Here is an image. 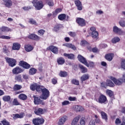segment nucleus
I'll return each instance as SVG.
<instances>
[{
	"mask_svg": "<svg viewBox=\"0 0 125 125\" xmlns=\"http://www.w3.org/2000/svg\"><path fill=\"white\" fill-rule=\"evenodd\" d=\"M12 72L13 74H14V75H18V74H20V73H23L24 70L19 67H16L13 69Z\"/></svg>",
	"mask_w": 125,
	"mask_h": 125,
	"instance_id": "f8f14e48",
	"label": "nucleus"
},
{
	"mask_svg": "<svg viewBox=\"0 0 125 125\" xmlns=\"http://www.w3.org/2000/svg\"><path fill=\"white\" fill-rule=\"evenodd\" d=\"M45 32V31L43 29H41L38 31V33L40 36H43V34Z\"/></svg>",
	"mask_w": 125,
	"mask_h": 125,
	"instance_id": "864d4df0",
	"label": "nucleus"
},
{
	"mask_svg": "<svg viewBox=\"0 0 125 125\" xmlns=\"http://www.w3.org/2000/svg\"><path fill=\"white\" fill-rule=\"evenodd\" d=\"M0 39H3L5 40H10V37L7 36H0Z\"/></svg>",
	"mask_w": 125,
	"mask_h": 125,
	"instance_id": "4d7b16f0",
	"label": "nucleus"
},
{
	"mask_svg": "<svg viewBox=\"0 0 125 125\" xmlns=\"http://www.w3.org/2000/svg\"><path fill=\"white\" fill-rule=\"evenodd\" d=\"M33 49V47L30 45H27L25 46V49L26 51L27 52H30V51H32V50Z\"/></svg>",
	"mask_w": 125,
	"mask_h": 125,
	"instance_id": "4c0bfd02",
	"label": "nucleus"
},
{
	"mask_svg": "<svg viewBox=\"0 0 125 125\" xmlns=\"http://www.w3.org/2000/svg\"><path fill=\"white\" fill-rule=\"evenodd\" d=\"M62 25L61 24H56L54 28V31L55 32H57L58 31H59L60 28H61Z\"/></svg>",
	"mask_w": 125,
	"mask_h": 125,
	"instance_id": "c03bdc74",
	"label": "nucleus"
},
{
	"mask_svg": "<svg viewBox=\"0 0 125 125\" xmlns=\"http://www.w3.org/2000/svg\"><path fill=\"white\" fill-rule=\"evenodd\" d=\"M37 73V70L36 68H31L29 70V75H35Z\"/></svg>",
	"mask_w": 125,
	"mask_h": 125,
	"instance_id": "58836bf2",
	"label": "nucleus"
},
{
	"mask_svg": "<svg viewBox=\"0 0 125 125\" xmlns=\"http://www.w3.org/2000/svg\"><path fill=\"white\" fill-rule=\"evenodd\" d=\"M21 47V45H20V44L18 43H14L13 44L12 48L13 50H19Z\"/></svg>",
	"mask_w": 125,
	"mask_h": 125,
	"instance_id": "a878e982",
	"label": "nucleus"
},
{
	"mask_svg": "<svg viewBox=\"0 0 125 125\" xmlns=\"http://www.w3.org/2000/svg\"><path fill=\"white\" fill-rule=\"evenodd\" d=\"M62 11V9L61 8H58L55 10V12H53L54 15H57L59 12H61Z\"/></svg>",
	"mask_w": 125,
	"mask_h": 125,
	"instance_id": "3c124183",
	"label": "nucleus"
},
{
	"mask_svg": "<svg viewBox=\"0 0 125 125\" xmlns=\"http://www.w3.org/2000/svg\"><path fill=\"white\" fill-rule=\"evenodd\" d=\"M48 5L49 6H53L54 5V4L53 3V1L50 0L48 2Z\"/></svg>",
	"mask_w": 125,
	"mask_h": 125,
	"instance_id": "680f3d73",
	"label": "nucleus"
},
{
	"mask_svg": "<svg viewBox=\"0 0 125 125\" xmlns=\"http://www.w3.org/2000/svg\"><path fill=\"white\" fill-rule=\"evenodd\" d=\"M106 93L110 97V98L113 100V99H114V92L110 90H107L106 91Z\"/></svg>",
	"mask_w": 125,
	"mask_h": 125,
	"instance_id": "cd10ccee",
	"label": "nucleus"
},
{
	"mask_svg": "<svg viewBox=\"0 0 125 125\" xmlns=\"http://www.w3.org/2000/svg\"><path fill=\"white\" fill-rule=\"evenodd\" d=\"M105 58L108 61H112L113 60V57H114V54L109 53L105 55Z\"/></svg>",
	"mask_w": 125,
	"mask_h": 125,
	"instance_id": "6ab92c4d",
	"label": "nucleus"
},
{
	"mask_svg": "<svg viewBox=\"0 0 125 125\" xmlns=\"http://www.w3.org/2000/svg\"><path fill=\"white\" fill-rule=\"evenodd\" d=\"M33 98H34V104L35 105H39V104H41V105H45V104L43 103V102L41 100L40 97H36V96H33Z\"/></svg>",
	"mask_w": 125,
	"mask_h": 125,
	"instance_id": "6e6552de",
	"label": "nucleus"
},
{
	"mask_svg": "<svg viewBox=\"0 0 125 125\" xmlns=\"http://www.w3.org/2000/svg\"><path fill=\"white\" fill-rule=\"evenodd\" d=\"M76 23H77L79 26L81 27H83L85 26V21L83 19L78 18L76 19Z\"/></svg>",
	"mask_w": 125,
	"mask_h": 125,
	"instance_id": "9d476101",
	"label": "nucleus"
},
{
	"mask_svg": "<svg viewBox=\"0 0 125 125\" xmlns=\"http://www.w3.org/2000/svg\"><path fill=\"white\" fill-rule=\"evenodd\" d=\"M58 18L59 20L62 21V20H64V19L66 18V15L65 14H61L59 15Z\"/></svg>",
	"mask_w": 125,
	"mask_h": 125,
	"instance_id": "37998d69",
	"label": "nucleus"
},
{
	"mask_svg": "<svg viewBox=\"0 0 125 125\" xmlns=\"http://www.w3.org/2000/svg\"><path fill=\"white\" fill-rule=\"evenodd\" d=\"M92 37L93 39H97L98 37V32L97 31L92 32Z\"/></svg>",
	"mask_w": 125,
	"mask_h": 125,
	"instance_id": "49530a36",
	"label": "nucleus"
},
{
	"mask_svg": "<svg viewBox=\"0 0 125 125\" xmlns=\"http://www.w3.org/2000/svg\"><path fill=\"white\" fill-rule=\"evenodd\" d=\"M58 64L59 65H63L65 63V59L63 57H60L57 60Z\"/></svg>",
	"mask_w": 125,
	"mask_h": 125,
	"instance_id": "c85d7f7f",
	"label": "nucleus"
},
{
	"mask_svg": "<svg viewBox=\"0 0 125 125\" xmlns=\"http://www.w3.org/2000/svg\"><path fill=\"white\" fill-rule=\"evenodd\" d=\"M34 113L36 114V115H42V114H43V109L41 108H37L34 111Z\"/></svg>",
	"mask_w": 125,
	"mask_h": 125,
	"instance_id": "5701e85b",
	"label": "nucleus"
},
{
	"mask_svg": "<svg viewBox=\"0 0 125 125\" xmlns=\"http://www.w3.org/2000/svg\"><path fill=\"white\" fill-rule=\"evenodd\" d=\"M80 44L82 46H88V45H89V43L88 42H86L84 40V41H82L81 42Z\"/></svg>",
	"mask_w": 125,
	"mask_h": 125,
	"instance_id": "79ce46f5",
	"label": "nucleus"
},
{
	"mask_svg": "<svg viewBox=\"0 0 125 125\" xmlns=\"http://www.w3.org/2000/svg\"><path fill=\"white\" fill-rule=\"evenodd\" d=\"M70 104V102L68 101H64L62 103V105L65 106V105H68Z\"/></svg>",
	"mask_w": 125,
	"mask_h": 125,
	"instance_id": "0e129e2a",
	"label": "nucleus"
},
{
	"mask_svg": "<svg viewBox=\"0 0 125 125\" xmlns=\"http://www.w3.org/2000/svg\"><path fill=\"white\" fill-rule=\"evenodd\" d=\"M85 122H86V119L84 117H82L80 120V125H85Z\"/></svg>",
	"mask_w": 125,
	"mask_h": 125,
	"instance_id": "a18cd8bd",
	"label": "nucleus"
},
{
	"mask_svg": "<svg viewBox=\"0 0 125 125\" xmlns=\"http://www.w3.org/2000/svg\"><path fill=\"white\" fill-rule=\"evenodd\" d=\"M48 50H50L53 53L57 54L58 53V48L56 46L51 45L47 49Z\"/></svg>",
	"mask_w": 125,
	"mask_h": 125,
	"instance_id": "ddd939ff",
	"label": "nucleus"
},
{
	"mask_svg": "<svg viewBox=\"0 0 125 125\" xmlns=\"http://www.w3.org/2000/svg\"><path fill=\"white\" fill-rule=\"evenodd\" d=\"M0 31H1V32H11L10 28L5 26L1 27L0 28Z\"/></svg>",
	"mask_w": 125,
	"mask_h": 125,
	"instance_id": "72a5a7b5",
	"label": "nucleus"
},
{
	"mask_svg": "<svg viewBox=\"0 0 125 125\" xmlns=\"http://www.w3.org/2000/svg\"><path fill=\"white\" fill-rule=\"evenodd\" d=\"M107 97L104 95H101L98 99L99 103H101V104H106L107 102Z\"/></svg>",
	"mask_w": 125,
	"mask_h": 125,
	"instance_id": "1a4fd4ad",
	"label": "nucleus"
},
{
	"mask_svg": "<svg viewBox=\"0 0 125 125\" xmlns=\"http://www.w3.org/2000/svg\"><path fill=\"white\" fill-rule=\"evenodd\" d=\"M78 59L81 63H83L87 67H91V68H93L94 67V62H89L88 63L85 58L83 57V56L79 55L78 56Z\"/></svg>",
	"mask_w": 125,
	"mask_h": 125,
	"instance_id": "f257e3e1",
	"label": "nucleus"
},
{
	"mask_svg": "<svg viewBox=\"0 0 125 125\" xmlns=\"http://www.w3.org/2000/svg\"><path fill=\"white\" fill-rule=\"evenodd\" d=\"M5 59L7 63H8L10 67H14L16 65V60L15 59L8 57H5Z\"/></svg>",
	"mask_w": 125,
	"mask_h": 125,
	"instance_id": "39448f33",
	"label": "nucleus"
},
{
	"mask_svg": "<svg viewBox=\"0 0 125 125\" xmlns=\"http://www.w3.org/2000/svg\"><path fill=\"white\" fill-rule=\"evenodd\" d=\"M52 83L53 84H56L57 83V79L56 78H54L52 80Z\"/></svg>",
	"mask_w": 125,
	"mask_h": 125,
	"instance_id": "69168bd1",
	"label": "nucleus"
},
{
	"mask_svg": "<svg viewBox=\"0 0 125 125\" xmlns=\"http://www.w3.org/2000/svg\"><path fill=\"white\" fill-rule=\"evenodd\" d=\"M42 94L41 98L42 99H43V100H46V99H47L49 97V91L47 89L44 88V89L42 90Z\"/></svg>",
	"mask_w": 125,
	"mask_h": 125,
	"instance_id": "20e7f679",
	"label": "nucleus"
},
{
	"mask_svg": "<svg viewBox=\"0 0 125 125\" xmlns=\"http://www.w3.org/2000/svg\"><path fill=\"white\" fill-rule=\"evenodd\" d=\"M68 100L70 101H77V98H76V97H69L68 98Z\"/></svg>",
	"mask_w": 125,
	"mask_h": 125,
	"instance_id": "052dcab7",
	"label": "nucleus"
},
{
	"mask_svg": "<svg viewBox=\"0 0 125 125\" xmlns=\"http://www.w3.org/2000/svg\"><path fill=\"white\" fill-rule=\"evenodd\" d=\"M121 40L119 37H115L112 39L111 42L112 43H117V42H119Z\"/></svg>",
	"mask_w": 125,
	"mask_h": 125,
	"instance_id": "ea45409f",
	"label": "nucleus"
},
{
	"mask_svg": "<svg viewBox=\"0 0 125 125\" xmlns=\"http://www.w3.org/2000/svg\"><path fill=\"white\" fill-rule=\"evenodd\" d=\"M29 22L32 25H37V22L33 19H30Z\"/></svg>",
	"mask_w": 125,
	"mask_h": 125,
	"instance_id": "603ef678",
	"label": "nucleus"
},
{
	"mask_svg": "<svg viewBox=\"0 0 125 125\" xmlns=\"http://www.w3.org/2000/svg\"><path fill=\"white\" fill-rule=\"evenodd\" d=\"M122 123V121H121L120 119L119 118H117L115 120V124L116 125H119V124H121Z\"/></svg>",
	"mask_w": 125,
	"mask_h": 125,
	"instance_id": "e2e57ef3",
	"label": "nucleus"
},
{
	"mask_svg": "<svg viewBox=\"0 0 125 125\" xmlns=\"http://www.w3.org/2000/svg\"><path fill=\"white\" fill-rule=\"evenodd\" d=\"M3 101L7 102L10 100V96H4L2 98Z\"/></svg>",
	"mask_w": 125,
	"mask_h": 125,
	"instance_id": "09e8293b",
	"label": "nucleus"
},
{
	"mask_svg": "<svg viewBox=\"0 0 125 125\" xmlns=\"http://www.w3.org/2000/svg\"><path fill=\"white\" fill-rule=\"evenodd\" d=\"M38 85V84L37 83H34L30 85V89L31 90H32L33 91H35V90H36L37 86Z\"/></svg>",
	"mask_w": 125,
	"mask_h": 125,
	"instance_id": "a19ab883",
	"label": "nucleus"
},
{
	"mask_svg": "<svg viewBox=\"0 0 125 125\" xmlns=\"http://www.w3.org/2000/svg\"><path fill=\"white\" fill-rule=\"evenodd\" d=\"M18 97L21 100L23 101L27 100L28 98V97L25 94H21L19 95Z\"/></svg>",
	"mask_w": 125,
	"mask_h": 125,
	"instance_id": "c756f323",
	"label": "nucleus"
},
{
	"mask_svg": "<svg viewBox=\"0 0 125 125\" xmlns=\"http://www.w3.org/2000/svg\"><path fill=\"white\" fill-rule=\"evenodd\" d=\"M113 32L117 35H122L123 36L125 35V32L122 30L121 28H119L116 25L114 26L113 27Z\"/></svg>",
	"mask_w": 125,
	"mask_h": 125,
	"instance_id": "423d86ee",
	"label": "nucleus"
},
{
	"mask_svg": "<svg viewBox=\"0 0 125 125\" xmlns=\"http://www.w3.org/2000/svg\"><path fill=\"white\" fill-rule=\"evenodd\" d=\"M45 88L44 86H41L39 84H37V87H36V91L38 92H42V90L44 89Z\"/></svg>",
	"mask_w": 125,
	"mask_h": 125,
	"instance_id": "473e14b6",
	"label": "nucleus"
},
{
	"mask_svg": "<svg viewBox=\"0 0 125 125\" xmlns=\"http://www.w3.org/2000/svg\"><path fill=\"white\" fill-rule=\"evenodd\" d=\"M121 124L123 125H125V117H123L122 119V123Z\"/></svg>",
	"mask_w": 125,
	"mask_h": 125,
	"instance_id": "774afa93",
	"label": "nucleus"
},
{
	"mask_svg": "<svg viewBox=\"0 0 125 125\" xmlns=\"http://www.w3.org/2000/svg\"><path fill=\"white\" fill-rule=\"evenodd\" d=\"M63 56L65 57H67L68 59H70L72 60L73 59H75V55L73 54H63Z\"/></svg>",
	"mask_w": 125,
	"mask_h": 125,
	"instance_id": "b1692460",
	"label": "nucleus"
},
{
	"mask_svg": "<svg viewBox=\"0 0 125 125\" xmlns=\"http://www.w3.org/2000/svg\"><path fill=\"white\" fill-rule=\"evenodd\" d=\"M79 67L81 70L82 73L84 74L87 73V68L82 64H79Z\"/></svg>",
	"mask_w": 125,
	"mask_h": 125,
	"instance_id": "4be33fe9",
	"label": "nucleus"
},
{
	"mask_svg": "<svg viewBox=\"0 0 125 125\" xmlns=\"http://www.w3.org/2000/svg\"><path fill=\"white\" fill-rule=\"evenodd\" d=\"M89 79V75L88 74H83L81 77V80L82 83L83 82H84Z\"/></svg>",
	"mask_w": 125,
	"mask_h": 125,
	"instance_id": "412c9836",
	"label": "nucleus"
},
{
	"mask_svg": "<svg viewBox=\"0 0 125 125\" xmlns=\"http://www.w3.org/2000/svg\"><path fill=\"white\" fill-rule=\"evenodd\" d=\"M13 105H20V103L18 102V101H17V99H15L13 102Z\"/></svg>",
	"mask_w": 125,
	"mask_h": 125,
	"instance_id": "5fc2aeb1",
	"label": "nucleus"
},
{
	"mask_svg": "<svg viewBox=\"0 0 125 125\" xmlns=\"http://www.w3.org/2000/svg\"><path fill=\"white\" fill-rule=\"evenodd\" d=\"M13 119L14 120H16V119H22V118L24 117V116H25V114L24 112L21 113L20 114H13Z\"/></svg>",
	"mask_w": 125,
	"mask_h": 125,
	"instance_id": "dca6fc26",
	"label": "nucleus"
},
{
	"mask_svg": "<svg viewBox=\"0 0 125 125\" xmlns=\"http://www.w3.org/2000/svg\"><path fill=\"white\" fill-rule=\"evenodd\" d=\"M60 77H62V78H65L68 76V73L66 71H61L60 73H59Z\"/></svg>",
	"mask_w": 125,
	"mask_h": 125,
	"instance_id": "f704fd0d",
	"label": "nucleus"
},
{
	"mask_svg": "<svg viewBox=\"0 0 125 125\" xmlns=\"http://www.w3.org/2000/svg\"><path fill=\"white\" fill-rule=\"evenodd\" d=\"M19 64L20 66H21V67H22V68H24V69H28L31 68V65L25 62L21 61Z\"/></svg>",
	"mask_w": 125,
	"mask_h": 125,
	"instance_id": "9b49d317",
	"label": "nucleus"
},
{
	"mask_svg": "<svg viewBox=\"0 0 125 125\" xmlns=\"http://www.w3.org/2000/svg\"><path fill=\"white\" fill-rule=\"evenodd\" d=\"M43 123H44V119L43 118H37L33 120V124L35 125H43Z\"/></svg>",
	"mask_w": 125,
	"mask_h": 125,
	"instance_id": "0eeeda50",
	"label": "nucleus"
},
{
	"mask_svg": "<svg viewBox=\"0 0 125 125\" xmlns=\"http://www.w3.org/2000/svg\"><path fill=\"white\" fill-rule=\"evenodd\" d=\"M67 121V116H63L59 120V122L58 123V125H64V124H65V122Z\"/></svg>",
	"mask_w": 125,
	"mask_h": 125,
	"instance_id": "2eb2a0df",
	"label": "nucleus"
},
{
	"mask_svg": "<svg viewBox=\"0 0 125 125\" xmlns=\"http://www.w3.org/2000/svg\"><path fill=\"white\" fill-rule=\"evenodd\" d=\"M101 114L102 118L104 120L107 121V120L108 119V116L107 115V114L106 113L104 112V111H102L101 112Z\"/></svg>",
	"mask_w": 125,
	"mask_h": 125,
	"instance_id": "c9c22d12",
	"label": "nucleus"
},
{
	"mask_svg": "<svg viewBox=\"0 0 125 125\" xmlns=\"http://www.w3.org/2000/svg\"><path fill=\"white\" fill-rule=\"evenodd\" d=\"M2 49L3 52H4V53H6V54H8V53H9V50H8L7 48L4 47Z\"/></svg>",
	"mask_w": 125,
	"mask_h": 125,
	"instance_id": "13d9d810",
	"label": "nucleus"
},
{
	"mask_svg": "<svg viewBox=\"0 0 125 125\" xmlns=\"http://www.w3.org/2000/svg\"><path fill=\"white\" fill-rule=\"evenodd\" d=\"M89 125H95V122L94 121H91L89 123Z\"/></svg>",
	"mask_w": 125,
	"mask_h": 125,
	"instance_id": "338daca9",
	"label": "nucleus"
},
{
	"mask_svg": "<svg viewBox=\"0 0 125 125\" xmlns=\"http://www.w3.org/2000/svg\"><path fill=\"white\" fill-rule=\"evenodd\" d=\"M68 35H69V36L72 38H75V37H76V32H69L68 33Z\"/></svg>",
	"mask_w": 125,
	"mask_h": 125,
	"instance_id": "6e6d98bb",
	"label": "nucleus"
},
{
	"mask_svg": "<svg viewBox=\"0 0 125 125\" xmlns=\"http://www.w3.org/2000/svg\"><path fill=\"white\" fill-rule=\"evenodd\" d=\"M21 88H22V86L21 85H19V84H15L14 87H13V89L15 91H17L18 90H20V89H21Z\"/></svg>",
	"mask_w": 125,
	"mask_h": 125,
	"instance_id": "2f4dec72",
	"label": "nucleus"
},
{
	"mask_svg": "<svg viewBox=\"0 0 125 125\" xmlns=\"http://www.w3.org/2000/svg\"><path fill=\"white\" fill-rule=\"evenodd\" d=\"M110 79L111 81H113L114 83L117 85H121L123 83H125V73L123 74L122 79L117 80L116 78L111 77Z\"/></svg>",
	"mask_w": 125,
	"mask_h": 125,
	"instance_id": "f03ea898",
	"label": "nucleus"
},
{
	"mask_svg": "<svg viewBox=\"0 0 125 125\" xmlns=\"http://www.w3.org/2000/svg\"><path fill=\"white\" fill-rule=\"evenodd\" d=\"M15 80L19 83H23V80L22 79V76H21V75H18L16 76Z\"/></svg>",
	"mask_w": 125,
	"mask_h": 125,
	"instance_id": "7c9ffc66",
	"label": "nucleus"
},
{
	"mask_svg": "<svg viewBox=\"0 0 125 125\" xmlns=\"http://www.w3.org/2000/svg\"><path fill=\"white\" fill-rule=\"evenodd\" d=\"M32 3L33 4L34 6L38 10H41L42 8L43 7V4H42V1H39L38 0H33L32 1Z\"/></svg>",
	"mask_w": 125,
	"mask_h": 125,
	"instance_id": "7ed1b4c3",
	"label": "nucleus"
},
{
	"mask_svg": "<svg viewBox=\"0 0 125 125\" xmlns=\"http://www.w3.org/2000/svg\"><path fill=\"white\" fill-rule=\"evenodd\" d=\"M1 123L3 125H10V123L5 119H3V120L1 121Z\"/></svg>",
	"mask_w": 125,
	"mask_h": 125,
	"instance_id": "8fccbe9b",
	"label": "nucleus"
},
{
	"mask_svg": "<svg viewBox=\"0 0 125 125\" xmlns=\"http://www.w3.org/2000/svg\"><path fill=\"white\" fill-rule=\"evenodd\" d=\"M119 24L121 27H125V21H119Z\"/></svg>",
	"mask_w": 125,
	"mask_h": 125,
	"instance_id": "bf43d9fd",
	"label": "nucleus"
},
{
	"mask_svg": "<svg viewBox=\"0 0 125 125\" xmlns=\"http://www.w3.org/2000/svg\"><path fill=\"white\" fill-rule=\"evenodd\" d=\"M4 1V4L6 7H10L12 6V1L11 0H2Z\"/></svg>",
	"mask_w": 125,
	"mask_h": 125,
	"instance_id": "f3484780",
	"label": "nucleus"
},
{
	"mask_svg": "<svg viewBox=\"0 0 125 125\" xmlns=\"http://www.w3.org/2000/svg\"><path fill=\"white\" fill-rule=\"evenodd\" d=\"M74 110L77 112H83V107L81 105H75Z\"/></svg>",
	"mask_w": 125,
	"mask_h": 125,
	"instance_id": "bb28decb",
	"label": "nucleus"
},
{
	"mask_svg": "<svg viewBox=\"0 0 125 125\" xmlns=\"http://www.w3.org/2000/svg\"><path fill=\"white\" fill-rule=\"evenodd\" d=\"M71 83L73 84H75V85H80V82L79 81L76 80V79H73L71 81Z\"/></svg>",
	"mask_w": 125,
	"mask_h": 125,
	"instance_id": "de8ad7c7",
	"label": "nucleus"
},
{
	"mask_svg": "<svg viewBox=\"0 0 125 125\" xmlns=\"http://www.w3.org/2000/svg\"><path fill=\"white\" fill-rule=\"evenodd\" d=\"M28 39H30V40H34V41H39L40 40V37L35 34H31L28 36Z\"/></svg>",
	"mask_w": 125,
	"mask_h": 125,
	"instance_id": "aec40b11",
	"label": "nucleus"
},
{
	"mask_svg": "<svg viewBox=\"0 0 125 125\" xmlns=\"http://www.w3.org/2000/svg\"><path fill=\"white\" fill-rule=\"evenodd\" d=\"M80 120V117H76L72 121L71 123V125H80L79 124V121Z\"/></svg>",
	"mask_w": 125,
	"mask_h": 125,
	"instance_id": "393cba45",
	"label": "nucleus"
},
{
	"mask_svg": "<svg viewBox=\"0 0 125 125\" xmlns=\"http://www.w3.org/2000/svg\"><path fill=\"white\" fill-rule=\"evenodd\" d=\"M63 46H66V47H68L69 48H71V49H73V50H77V47L75 45H73L71 43H65L62 44Z\"/></svg>",
	"mask_w": 125,
	"mask_h": 125,
	"instance_id": "a211bd4d",
	"label": "nucleus"
},
{
	"mask_svg": "<svg viewBox=\"0 0 125 125\" xmlns=\"http://www.w3.org/2000/svg\"><path fill=\"white\" fill-rule=\"evenodd\" d=\"M106 85L110 86V87H113L114 86L115 84L111 81L110 80H108L106 81Z\"/></svg>",
	"mask_w": 125,
	"mask_h": 125,
	"instance_id": "e433bc0d",
	"label": "nucleus"
},
{
	"mask_svg": "<svg viewBox=\"0 0 125 125\" xmlns=\"http://www.w3.org/2000/svg\"><path fill=\"white\" fill-rule=\"evenodd\" d=\"M74 2L78 10H83V4L80 0H74Z\"/></svg>",
	"mask_w": 125,
	"mask_h": 125,
	"instance_id": "4468645a",
	"label": "nucleus"
}]
</instances>
